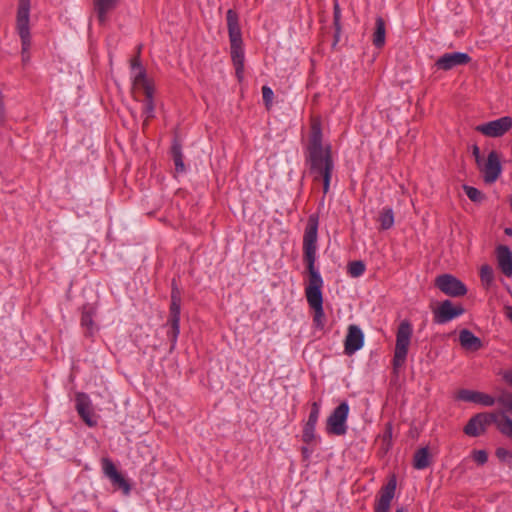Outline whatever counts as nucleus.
I'll return each mask as SVG.
<instances>
[{
	"instance_id": "obj_1",
	"label": "nucleus",
	"mask_w": 512,
	"mask_h": 512,
	"mask_svg": "<svg viewBox=\"0 0 512 512\" xmlns=\"http://www.w3.org/2000/svg\"><path fill=\"white\" fill-rule=\"evenodd\" d=\"M319 217L309 216L303 236V257L308 271V284L305 288L307 302L314 311L313 322L316 327L323 328L325 314L323 310L322 287L323 279L315 267Z\"/></svg>"
},
{
	"instance_id": "obj_2",
	"label": "nucleus",
	"mask_w": 512,
	"mask_h": 512,
	"mask_svg": "<svg viewBox=\"0 0 512 512\" xmlns=\"http://www.w3.org/2000/svg\"><path fill=\"white\" fill-rule=\"evenodd\" d=\"M309 173L314 181H323V193L330 188L331 175L334 170L331 146H323L320 123L313 121L308 145Z\"/></svg>"
},
{
	"instance_id": "obj_3",
	"label": "nucleus",
	"mask_w": 512,
	"mask_h": 512,
	"mask_svg": "<svg viewBox=\"0 0 512 512\" xmlns=\"http://www.w3.org/2000/svg\"><path fill=\"white\" fill-rule=\"evenodd\" d=\"M226 19L231 46V58L235 67L236 77L241 81L244 75V52L239 18L234 10L229 9L226 13Z\"/></svg>"
},
{
	"instance_id": "obj_4",
	"label": "nucleus",
	"mask_w": 512,
	"mask_h": 512,
	"mask_svg": "<svg viewBox=\"0 0 512 512\" xmlns=\"http://www.w3.org/2000/svg\"><path fill=\"white\" fill-rule=\"evenodd\" d=\"M29 21L30 0H19L16 18V29L21 39L23 62H27L29 60V55L27 53L31 46Z\"/></svg>"
},
{
	"instance_id": "obj_5",
	"label": "nucleus",
	"mask_w": 512,
	"mask_h": 512,
	"mask_svg": "<svg viewBox=\"0 0 512 512\" xmlns=\"http://www.w3.org/2000/svg\"><path fill=\"white\" fill-rule=\"evenodd\" d=\"M411 335L412 327L410 323L408 321L401 322L397 330L396 345L393 358V368L395 372L401 368L406 361Z\"/></svg>"
},
{
	"instance_id": "obj_6",
	"label": "nucleus",
	"mask_w": 512,
	"mask_h": 512,
	"mask_svg": "<svg viewBox=\"0 0 512 512\" xmlns=\"http://www.w3.org/2000/svg\"><path fill=\"white\" fill-rule=\"evenodd\" d=\"M349 413V406L342 402L337 406L327 419V432L333 435H344L346 433V420Z\"/></svg>"
},
{
	"instance_id": "obj_7",
	"label": "nucleus",
	"mask_w": 512,
	"mask_h": 512,
	"mask_svg": "<svg viewBox=\"0 0 512 512\" xmlns=\"http://www.w3.org/2000/svg\"><path fill=\"white\" fill-rule=\"evenodd\" d=\"M477 167L483 175L484 182L487 184L496 182L502 173L500 156L494 150L488 154L486 161L483 160L481 165Z\"/></svg>"
},
{
	"instance_id": "obj_8",
	"label": "nucleus",
	"mask_w": 512,
	"mask_h": 512,
	"mask_svg": "<svg viewBox=\"0 0 512 512\" xmlns=\"http://www.w3.org/2000/svg\"><path fill=\"white\" fill-rule=\"evenodd\" d=\"M435 286L444 294L451 297L464 296L467 288L463 282L451 274H442L435 279Z\"/></svg>"
},
{
	"instance_id": "obj_9",
	"label": "nucleus",
	"mask_w": 512,
	"mask_h": 512,
	"mask_svg": "<svg viewBox=\"0 0 512 512\" xmlns=\"http://www.w3.org/2000/svg\"><path fill=\"white\" fill-rule=\"evenodd\" d=\"M512 128V117L505 116L499 119L478 125L476 131L487 137H501Z\"/></svg>"
},
{
	"instance_id": "obj_10",
	"label": "nucleus",
	"mask_w": 512,
	"mask_h": 512,
	"mask_svg": "<svg viewBox=\"0 0 512 512\" xmlns=\"http://www.w3.org/2000/svg\"><path fill=\"white\" fill-rule=\"evenodd\" d=\"M180 303L181 297L179 290L174 286L171 293V305H170V319L169 322L172 327L171 341L174 343L177 340L180 327Z\"/></svg>"
},
{
	"instance_id": "obj_11",
	"label": "nucleus",
	"mask_w": 512,
	"mask_h": 512,
	"mask_svg": "<svg viewBox=\"0 0 512 512\" xmlns=\"http://www.w3.org/2000/svg\"><path fill=\"white\" fill-rule=\"evenodd\" d=\"M461 305L454 306L450 300L443 301L434 312V319L437 323H446L464 313Z\"/></svg>"
},
{
	"instance_id": "obj_12",
	"label": "nucleus",
	"mask_w": 512,
	"mask_h": 512,
	"mask_svg": "<svg viewBox=\"0 0 512 512\" xmlns=\"http://www.w3.org/2000/svg\"><path fill=\"white\" fill-rule=\"evenodd\" d=\"M470 61L471 57L467 53H445L438 58L436 66L441 70L448 71L456 66L468 64Z\"/></svg>"
},
{
	"instance_id": "obj_13",
	"label": "nucleus",
	"mask_w": 512,
	"mask_h": 512,
	"mask_svg": "<svg viewBox=\"0 0 512 512\" xmlns=\"http://www.w3.org/2000/svg\"><path fill=\"white\" fill-rule=\"evenodd\" d=\"M102 468H103V472H104L105 476H107L111 480V482L114 486H117L120 489H122L124 494H126V495L129 494L130 489H131L129 483L117 471L114 463L110 459H108V458L102 459Z\"/></svg>"
},
{
	"instance_id": "obj_14",
	"label": "nucleus",
	"mask_w": 512,
	"mask_h": 512,
	"mask_svg": "<svg viewBox=\"0 0 512 512\" xmlns=\"http://www.w3.org/2000/svg\"><path fill=\"white\" fill-rule=\"evenodd\" d=\"M493 413H479L472 417L464 428V432L469 436H478L484 430L485 427L491 424V420H494Z\"/></svg>"
},
{
	"instance_id": "obj_15",
	"label": "nucleus",
	"mask_w": 512,
	"mask_h": 512,
	"mask_svg": "<svg viewBox=\"0 0 512 512\" xmlns=\"http://www.w3.org/2000/svg\"><path fill=\"white\" fill-rule=\"evenodd\" d=\"M364 334L357 325H350L344 342V350L347 355H352L363 347Z\"/></svg>"
},
{
	"instance_id": "obj_16",
	"label": "nucleus",
	"mask_w": 512,
	"mask_h": 512,
	"mask_svg": "<svg viewBox=\"0 0 512 512\" xmlns=\"http://www.w3.org/2000/svg\"><path fill=\"white\" fill-rule=\"evenodd\" d=\"M396 478L392 476L387 484L380 490V497L375 506V512H389L390 503L395 495Z\"/></svg>"
},
{
	"instance_id": "obj_17",
	"label": "nucleus",
	"mask_w": 512,
	"mask_h": 512,
	"mask_svg": "<svg viewBox=\"0 0 512 512\" xmlns=\"http://www.w3.org/2000/svg\"><path fill=\"white\" fill-rule=\"evenodd\" d=\"M76 410L82 420L90 427L95 426L97 421L94 418V413L91 407V401L87 394H76Z\"/></svg>"
},
{
	"instance_id": "obj_18",
	"label": "nucleus",
	"mask_w": 512,
	"mask_h": 512,
	"mask_svg": "<svg viewBox=\"0 0 512 512\" xmlns=\"http://www.w3.org/2000/svg\"><path fill=\"white\" fill-rule=\"evenodd\" d=\"M458 398L467 402L480 403L484 406H492L495 403V399L492 396L467 389L460 390Z\"/></svg>"
},
{
	"instance_id": "obj_19",
	"label": "nucleus",
	"mask_w": 512,
	"mask_h": 512,
	"mask_svg": "<svg viewBox=\"0 0 512 512\" xmlns=\"http://www.w3.org/2000/svg\"><path fill=\"white\" fill-rule=\"evenodd\" d=\"M497 261L498 266L502 273L507 276H512V252L509 247L500 245L497 247Z\"/></svg>"
},
{
	"instance_id": "obj_20",
	"label": "nucleus",
	"mask_w": 512,
	"mask_h": 512,
	"mask_svg": "<svg viewBox=\"0 0 512 512\" xmlns=\"http://www.w3.org/2000/svg\"><path fill=\"white\" fill-rule=\"evenodd\" d=\"M459 342L464 350L470 352L478 351L483 346L481 339L468 329H463L459 332Z\"/></svg>"
},
{
	"instance_id": "obj_21",
	"label": "nucleus",
	"mask_w": 512,
	"mask_h": 512,
	"mask_svg": "<svg viewBox=\"0 0 512 512\" xmlns=\"http://www.w3.org/2000/svg\"><path fill=\"white\" fill-rule=\"evenodd\" d=\"M494 420L491 423L496 424L499 431L505 436L512 439V419L505 416L503 413H493Z\"/></svg>"
},
{
	"instance_id": "obj_22",
	"label": "nucleus",
	"mask_w": 512,
	"mask_h": 512,
	"mask_svg": "<svg viewBox=\"0 0 512 512\" xmlns=\"http://www.w3.org/2000/svg\"><path fill=\"white\" fill-rule=\"evenodd\" d=\"M386 28L385 21L382 17L378 16L375 20V31L373 34V44L377 48H381L385 44Z\"/></svg>"
},
{
	"instance_id": "obj_23",
	"label": "nucleus",
	"mask_w": 512,
	"mask_h": 512,
	"mask_svg": "<svg viewBox=\"0 0 512 512\" xmlns=\"http://www.w3.org/2000/svg\"><path fill=\"white\" fill-rule=\"evenodd\" d=\"M430 465V454L428 447L418 449L414 454L413 466L418 470L427 468Z\"/></svg>"
},
{
	"instance_id": "obj_24",
	"label": "nucleus",
	"mask_w": 512,
	"mask_h": 512,
	"mask_svg": "<svg viewBox=\"0 0 512 512\" xmlns=\"http://www.w3.org/2000/svg\"><path fill=\"white\" fill-rule=\"evenodd\" d=\"M118 0H96L95 10L101 23L105 22L107 13L112 10Z\"/></svg>"
},
{
	"instance_id": "obj_25",
	"label": "nucleus",
	"mask_w": 512,
	"mask_h": 512,
	"mask_svg": "<svg viewBox=\"0 0 512 512\" xmlns=\"http://www.w3.org/2000/svg\"><path fill=\"white\" fill-rule=\"evenodd\" d=\"M133 87L135 89H143L144 94L147 92H154V88L149 80L146 78L145 69L140 67V71L134 76Z\"/></svg>"
},
{
	"instance_id": "obj_26",
	"label": "nucleus",
	"mask_w": 512,
	"mask_h": 512,
	"mask_svg": "<svg viewBox=\"0 0 512 512\" xmlns=\"http://www.w3.org/2000/svg\"><path fill=\"white\" fill-rule=\"evenodd\" d=\"M172 157L176 172H184L185 165L183 162L182 148L181 144L177 140H175L172 145Z\"/></svg>"
},
{
	"instance_id": "obj_27",
	"label": "nucleus",
	"mask_w": 512,
	"mask_h": 512,
	"mask_svg": "<svg viewBox=\"0 0 512 512\" xmlns=\"http://www.w3.org/2000/svg\"><path fill=\"white\" fill-rule=\"evenodd\" d=\"M153 93L154 92H147V93H145V100H144L143 111H144V114L146 115V119H145V121L143 123L144 126H147L148 120L150 118L154 117L155 106H154V101H153Z\"/></svg>"
},
{
	"instance_id": "obj_28",
	"label": "nucleus",
	"mask_w": 512,
	"mask_h": 512,
	"mask_svg": "<svg viewBox=\"0 0 512 512\" xmlns=\"http://www.w3.org/2000/svg\"><path fill=\"white\" fill-rule=\"evenodd\" d=\"M382 230L390 229L394 225V213L391 208H385L379 215Z\"/></svg>"
},
{
	"instance_id": "obj_29",
	"label": "nucleus",
	"mask_w": 512,
	"mask_h": 512,
	"mask_svg": "<svg viewBox=\"0 0 512 512\" xmlns=\"http://www.w3.org/2000/svg\"><path fill=\"white\" fill-rule=\"evenodd\" d=\"M463 190L472 202L481 203L485 199L484 194L475 187L463 185Z\"/></svg>"
},
{
	"instance_id": "obj_30",
	"label": "nucleus",
	"mask_w": 512,
	"mask_h": 512,
	"mask_svg": "<svg viewBox=\"0 0 512 512\" xmlns=\"http://www.w3.org/2000/svg\"><path fill=\"white\" fill-rule=\"evenodd\" d=\"M480 277L481 281L486 285L489 286L492 284L494 280V271L493 268L490 265H482L480 269Z\"/></svg>"
},
{
	"instance_id": "obj_31",
	"label": "nucleus",
	"mask_w": 512,
	"mask_h": 512,
	"mask_svg": "<svg viewBox=\"0 0 512 512\" xmlns=\"http://www.w3.org/2000/svg\"><path fill=\"white\" fill-rule=\"evenodd\" d=\"M365 271V264L362 261H353L348 264V273L352 277H359Z\"/></svg>"
},
{
	"instance_id": "obj_32",
	"label": "nucleus",
	"mask_w": 512,
	"mask_h": 512,
	"mask_svg": "<svg viewBox=\"0 0 512 512\" xmlns=\"http://www.w3.org/2000/svg\"><path fill=\"white\" fill-rule=\"evenodd\" d=\"M393 427L391 423H387L385 427V431L382 435V443H383V449L385 451H388L392 445V437H393Z\"/></svg>"
},
{
	"instance_id": "obj_33",
	"label": "nucleus",
	"mask_w": 512,
	"mask_h": 512,
	"mask_svg": "<svg viewBox=\"0 0 512 512\" xmlns=\"http://www.w3.org/2000/svg\"><path fill=\"white\" fill-rule=\"evenodd\" d=\"M505 411H508L512 414V394L509 392H502L496 400Z\"/></svg>"
},
{
	"instance_id": "obj_34",
	"label": "nucleus",
	"mask_w": 512,
	"mask_h": 512,
	"mask_svg": "<svg viewBox=\"0 0 512 512\" xmlns=\"http://www.w3.org/2000/svg\"><path fill=\"white\" fill-rule=\"evenodd\" d=\"M81 324L84 327H87L88 334H92V326H93V312L84 310L82 313Z\"/></svg>"
},
{
	"instance_id": "obj_35",
	"label": "nucleus",
	"mask_w": 512,
	"mask_h": 512,
	"mask_svg": "<svg viewBox=\"0 0 512 512\" xmlns=\"http://www.w3.org/2000/svg\"><path fill=\"white\" fill-rule=\"evenodd\" d=\"M496 456L501 462L508 463V464L512 463V452L505 448H502V447L497 448Z\"/></svg>"
},
{
	"instance_id": "obj_36",
	"label": "nucleus",
	"mask_w": 512,
	"mask_h": 512,
	"mask_svg": "<svg viewBox=\"0 0 512 512\" xmlns=\"http://www.w3.org/2000/svg\"><path fill=\"white\" fill-rule=\"evenodd\" d=\"M318 417H319V406L316 402H314L312 404L309 418H308V421L306 424L310 425V427H312V426L315 427L317 424V421H318Z\"/></svg>"
},
{
	"instance_id": "obj_37",
	"label": "nucleus",
	"mask_w": 512,
	"mask_h": 512,
	"mask_svg": "<svg viewBox=\"0 0 512 512\" xmlns=\"http://www.w3.org/2000/svg\"><path fill=\"white\" fill-rule=\"evenodd\" d=\"M472 458L477 464L483 465L487 462L488 455L485 450H474L472 452Z\"/></svg>"
},
{
	"instance_id": "obj_38",
	"label": "nucleus",
	"mask_w": 512,
	"mask_h": 512,
	"mask_svg": "<svg viewBox=\"0 0 512 512\" xmlns=\"http://www.w3.org/2000/svg\"><path fill=\"white\" fill-rule=\"evenodd\" d=\"M262 96L265 103V106L267 109H270L272 106V99H273V91L268 86L262 87Z\"/></svg>"
},
{
	"instance_id": "obj_39",
	"label": "nucleus",
	"mask_w": 512,
	"mask_h": 512,
	"mask_svg": "<svg viewBox=\"0 0 512 512\" xmlns=\"http://www.w3.org/2000/svg\"><path fill=\"white\" fill-rule=\"evenodd\" d=\"M340 17H341V11L339 4L335 2L334 4V25L336 29V40L338 39V34L340 32Z\"/></svg>"
},
{
	"instance_id": "obj_40",
	"label": "nucleus",
	"mask_w": 512,
	"mask_h": 512,
	"mask_svg": "<svg viewBox=\"0 0 512 512\" xmlns=\"http://www.w3.org/2000/svg\"><path fill=\"white\" fill-rule=\"evenodd\" d=\"M314 431H315L314 426L310 427V425L306 424L304 431H303V441L307 442V443L311 442L315 437Z\"/></svg>"
},
{
	"instance_id": "obj_41",
	"label": "nucleus",
	"mask_w": 512,
	"mask_h": 512,
	"mask_svg": "<svg viewBox=\"0 0 512 512\" xmlns=\"http://www.w3.org/2000/svg\"><path fill=\"white\" fill-rule=\"evenodd\" d=\"M472 154L475 158V162L478 165H481V162L483 161V158L480 155V149L477 145H473L472 147Z\"/></svg>"
},
{
	"instance_id": "obj_42",
	"label": "nucleus",
	"mask_w": 512,
	"mask_h": 512,
	"mask_svg": "<svg viewBox=\"0 0 512 512\" xmlns=\"http://www.w3.org/2000/svg\"><path fill=\"white\" fill-rule=\"evenodd\" d=\"M140 50H141V46L138 47V52H137V55L136 57H134L133 59H131V67L134 69V68H137L138 71H140V67H142L141 65V62H140Z\"/></svg>"
},
{
	"instance_id": "obj_43",
	"label": "nucleus",
	"mask_w": 512,
	"mask_h": 512,
	"mask_svg": "<svg viewBox=\"0 0 512 512\" xmlns=\"http://www.w3.org/2000/svg\"><path fill=\"white\" fill-rule=\"evenodd\" d=\"M504 379L512 386V369L506 371L503 375Z\"/></svg>"
},
{
	"instance_id": "obj_44",
	"label": "nucleus",
	"mask_w": 512,
	"mask_h": 512,
	"mask_svg": "<svg viewBox=\"0 0 512 512\" xmlns=\"http://www.w3.org/2000/svg\"><path fill=\"white\" fill-rule=\"evenodd\" d=\"M0 117L1 118L4 117V104H3L2 99H0Z\"/></svg>"
},
{
	"instance_id": "obj_45",
	"label": "nucleus",
	"mask_w": 512,
	"mask_h": 512,
	"mask_svg": "<svg viewBox=\"0 0 512 512\" xmlns=\"http://www.w3.org/2000/svg\"><path fill=\"white\" fill-rule=\"evenodd\" d=\"M505 233H506L507 235H512V229H511V228H506V229H505Z\"/></svg>"
},
{
	"instance_id": "obj_46",
	"label": "nucleus",
	"mask_w": 512,
	"mask_h": 512,
	"mask_svg": "<svg viewBox=\"0 0 512 512\" xmlns=\"http://www.w3.org/2000/svg\"><path fill=\"white\" fill-rule=\"evenodd\" d=\"M396 512H406V511L404 510V508H399L396 510Z\"/></svg>"
},
{
	"instance_id": "obj_47",
	"label": "nucleus",
	"mask_w": 512,
	"mask_h": 512,
	"mask_svg": "<svg viewBox=\"0 0 512 512\" xmlns=\"http://www.w3.org/2000/svg\"><path fill=\"white\" fill-rule=\"evenodd\" d=\"M302 451H303V453H304V454H307V453H308V449H307V448H305V447L302 449Z\"/></svg>"
},
{
	"instance_id": "obj_48",
	"label": "nucleus",
	"mask_w": 512,
	"mask_h": 512,
	"mask_svg": "<svg viewBox=\"0 0 512 512\" xmlns=\"http://www.w3.org/2000/svg\"><path fill=\"white\" fill-rule=\"evenodd\" d=\"M508 316H509L510 320L512 321V310L509 312Z\"/></svg>"
},
{
	"instance_id": "obj_49",
	"label": "nucleus",
	"mask_w": 512,
	"mask_h": 512,
	"mask_svg": "<svg viewBox=\"0 0 512 512\" xmlns=\"http://www.w3.org/2000/svg\"><path fill=\"white\" fill-rule=\"evenodd\" d=\"M510 205H511V208H512V196L510 197Z\"/></svg>"
}]
</instances>
